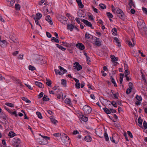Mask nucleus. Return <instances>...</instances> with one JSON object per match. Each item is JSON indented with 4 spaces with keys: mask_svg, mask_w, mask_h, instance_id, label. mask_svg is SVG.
Listing matches in <instances>:
<instances>
[{
    "mask_svg": "<svg viewBox=\"0 0 147 147\" xmlns=\"http://www.w3.org/2000/svg\"><path fill=\"white\" fill-rule=\"evenodd\" d=\"M39 142L40 144H44L45 145L48 144V142L47 140L46 141V143H43V141H39Z\"/></svg>",
    "mask_w": 147,
    "mask_h": 147,
    "instance_id": "nucleus-53",
    "label": "nucleus"
},
{
    "mask_svg": "<svg viewBox=\"0 0 147 147\" xmlns=\"http://www.w3.org/2000/svg\"><path fill=\"white\" fill-rule=\"evenodd\" d=\"M74 67H75V69H76L78 71L80 70L82 68V66L80 65L78 62H76L74 63Z\"/></svg>",
    "mask_w": 147,
    "mask_h": 147,
    "instance_id": "nucleus-10",
    "label": "nucleus"
},
{
    "mask_svg": "<svg viewBox=\"0 0 147 147\" xmlns=\"http://www.w3.org/2000/svg\"><path fill=\"white\" fill-rule=\"evenodd\" d=\"M96 134L100 138H102L103 136L102 135V130L99 129L98 131H96Z\"/></svg>",
    "mask_w": 147,
    "mask_h": 147,
    "instance_id": "nucleus-23",
    "label": "nucleus"
},
{
    "mask_svg": "<svg viewBox=\"0 0 147 147\" xmlns=\"http://www.w3.org/2000/svg\"><path fill=\"white\" fill-rule=\"evenodd\" d=\"M143 126H144V128L146 129L147 128V123L146 122L144 121L143 122Z\"/></svg>",
    "mask_w": 147,
    "mask_h": 147,
    "instance_id": "nucleus-55",
    "label": "nucleus"
},
{
    "mask_svg": "<svg viewBox=\"0 0 147 147\" xmlns=\"http://www.w3.org/2000/svg\"><path fill=\"white\" fill-rule=\"evenodd\" d=\"M45 19L51 25H52L53 24V23L51 20V18L50 16H47L46 17Z\"/></svg>",
    "mask_w": 147,
    "mask_h": 147,
    "instance_id": "nucleus-16",
    "label": "nucleus"
},
{
    "mask_svg": "<svg viewBox=\"0 0 147 147\" xmlns=\"http://www.w3.org/2000/svg\"><path fill=\"white\" fill-rule=\"evenodd\" d=\"M111 140V141L113 142V143H114L115 144H117V142H115V140L113 138V137H112V138H111V137H110V138Z\"/></svg>",
    "mask_w": 147,
    "mask_h": 147,
    "instance_id": "nucleus-60",
    "label": "nucleus"
},
{
    "mask_svg": "<svg viewBox=\"0 0 147 147\" xmlns=\"http://www.w3.org/2000/svg\"><path fill=\"white\" fill-rule=\"evenodd\" d=\"M127 134L129 136V137L132 138L133 137L132 134L131 132L130 131H127Z\"/></svg>",
    "mask_w": 147,
    "mask_h": 147,
    "instance_id": "nucleus-59",
    "label": "nucleus"
},
{
    "mask_svg": "<svg viewBox=\"0 0 147 147\" xmlns=\"http://www.w3.org/2000/svg\"><path fill=\"white\" fill-rule=\"evenodd\" d=\"M11 115H14L16 117H17L18 116V115L17 113V112L16 111H14L13 112H12L11 111V113H10Z\"/></svg>",
    "mask_w": 147,
    "mask_h": 147,
    "instance_id": "nucleus-62",
    "label": "nucleus"
},
{
    "mask_svg": "<svg viewBox=\"0 0 147 147\" xmlns=\"http://www.w3.org/2000/svg\"><path fill=\"white\" fill-rule=\"evenodd\" d=\"M81 20L87 26L91 27H92V25L91 23L88 21L84 19Z\"/></svg>",
    "mask_w": 147,
    "mask_h": 147,
    "instance_id": "nucleus-13",
    "label": "nucleus"
},
{
    "mask_svg": "<svg viewBox=\"0 0 147 147\" xmlns=\"http://www.w3.org/2000/svg\"><path fill=\"white\" fill-rule=\"evenodd\" d=\"M99 6H100V7L102 9H106V5H105L103 4H102V3L100 4L99 5Z\"/></svg>",
    "mask_w": 147,
    "mask_h": 147,
    "instance_id": "nucleus-46",
    "label": "nucleus"
},
{
    "mask_svg": "<svg viewBox=\"0 0 147 147\" xmlns=\"http://www.w3.org/2000/svg\"><path fill=\"white\" fill-rule=\"evenodd\" d=\"M65 102L66 103L70 104L71 103L70 100L68 98H66L65 100Z\"/></svg>",
    "mask_w": 147,
    "mask_h": 147,
    "instance_id": "nucleus-49",
    "label": "nucleus"
},
{
    "mask_svg": "<svg viewBox=\"0 0 147 147\" xmlns=\"http://www.w3.org/2000/svg\"><path fill=\"white\" fill-rule=\"evenodd\" d=\"M142 120L141 119V117H139L138 119V123L141 125H142Z\"/></svg>",
    "mask_w": 147,
    "mask_h": 147,
    "instance_id": "nucleus-44",
    "label": "nucleus"
},
{
    "mask_svg": "<svg viewBox=\"0 0 147 147\" xmlns=\"http://www.w3.org/2000/svg\"><path fill=\"white\" fill-rule=\"evenodd\" d=\"M9 38L14 43L18 44L19 43V41L18 38L14 37L13 36H12L11 35H9Z\"/></svg>",
    "mask_w": 147,
    "mask_h": 147,
    "instance_id": "nucleus-8",
    "label": "nucleus"
},
{
    "mask_svg": "<svg viewBox=\"0 0 147 147\" xmlns=\"http://www.w3.org/2000/svg\"><path fill=\"white\" fill-rule=\"evenodd\" d=\"M139 30L142 35H147V28H140Z\"/></svg>",
    "mask_w": 147,
    "mask_h": 147,
    "instance_id": "nucleus-11",
    "label": "nucleus"
},
{
    "mask_svg": "<svg viewBox=\"0 0 147 147\" xmlns=\"http://www.w3.org/2000/svg\"><path fill=\"white\" fill-rule=\"evenodd\" d=\"M103 110L107 114L111 113V111L106 108H103Z\"/></svg>",
    "mask_w": 147,
    "mask_h": 147,
    "instance_id": "nucleus-29",
    "label": "nucleus"
},
{
    "mask_svg": "<svg viewBox=\"0 0 147 147\" xmlns=\"http://www.w3.org/2000/svg\"><path fill=\"white\" fill-rule=\"evenodd\" d=\"M137 25L138 28H146V26H145V24L144 20H139L138 22Z\"/></svg>",
    "mask_w": 147,
    "mask_h": 147,
    "instance_id": "nucleus-7",
    "label": "nucleus"
},
{
    "mask_svg": "<svg viewBox=\"0 0 147 147\" xmlns=\"http://www.w3.org/2000/svg\"><path fill=\"white\" fill-rule=\"evenodd\" d=\"M80 83H76L75 84V86L76 88L79 89L80 88Z\"/></svg>",
    "mask_w": 147,
    "mask_h": 147,
    "instance_id": "nucleus-54",
    "label": "nucleus"
},
{
    "mask_svg": "<svg viewBox=\"0 0 147 147\" xmlns=\"http://www.w3.org/2000/svg\"><path fill=\"white\" fill-rule=\"evenodd\" d=\"M46 80L47 81L46 82V84L48 86H51V81L48 80L47 78H46Z\"/></svg>",
    "mask_w": 147,
    "mask_h": 147,
    "instance_id": "nucleus-37",
    "label": "nucleus"
},
{
    "mask_svg": "<svg viewBox=\"0 0 147 147\" xmlns=\"http://www.w3.org/2000/svg\"><path fill=\"white\" fill-rule=\"evenodd\" d=\"M12 143L13 145L16 147H20L21 144V141L19 139L16 138H13Z\"/></svg>",
    "mask_w": 147,
    "mask_h": 147,
    "instance_id": "nucleus-2",
    "label": "nucleus"
},
{
    "mask_svg": "<svg viewBox=\"0 0 147 147\" xmlns=\"http://www.w3.org/2000/svg\"><path fill=\"white\" fill-rule=\"evenodd\" d=\"M127 42L128 45L130 46L133 47H134V45L132 44V42L129 40H127Z\"/></svg>",
    "mask_w": 147,
    "mask_h": 147,
    "instance_id": "nucleus-42",
    "label": "nucleus"
},
{
    "mask_svg": "<svg viewBox=\"0 0 147 147\" xmlns=\"http://www.w3.org/2000/svg\"><path fill=\"white\" fill-rule=\"evenodd\" d=\"M51 41L52 42H53V40H54V42H57V43H59V40L58 39L55 38V37H52L51 38Z\"/></svg>",
    "mask_w": 147,
    "mask_h": 147,
    "instance_id": "nucleus-34",
    "label": "nucleus"
},
{
    "mask_svg": "<svg viewBox=\"0 0 147 147\" xmlns=\"http://www.w3.org/2000/svg\"><path fill=\"white\" fill-rule=\"evenodd\" d=\"M104 136L105 139L106 141H108L109 140V136L107 132L106 131H105Z\"/></svg>",
    "mask_w": 147,
    "mask_h": 147,
    "instance_id": "nucleus-26",
    "label": "nucleus"
},
{
    "mask_svg": "<svg viewBox=\"0 0 147 147\" xmlns=\"http://www.w3.org/2000/svg\"><path fill=\"white\" fill-rule=\"evenodd\" d=\"M84 139L87 142H90L91 141V138L89 136H87L85 137Z\"/></svg>",
    "mask_w": 147,
    "mask_h": 147,
    "instance_id": "nucleus-28",
    "label": "nucleus"
},
{
    "mask_svg": "<svg viewBox=\"0 0 147 147\" xmlns=\"http://www.w3.org/2000/svg\"><path fill=\"white\" fill-rule=\"evenodd\" d=\"M133 86V84L131 82L129 83V88H128L126 90V93L127 94H129L131 92V90Z\"/></svg>",
    "mask_w": 147,
    "mask_h": 147,
    "instance_id": "nucleus-12",
    "label": "nucleus"
},
{
    "mask_svg": "<svg viewBox=\"0 0 147 147\" xmlns=\"http://www.w3.org/2000/svg\"><path fill=\"white\" fill-rule=\"evenodd\" d=\"M66 16L69 19H71L72 18V16L69 13H67L66 14Z\"/></svg>",
    "mask_w": 147,
    "mask_h": 147,
    "instance_id": "nucleus-61",
    "label": "nucleus"
},
{
    "mask_svg": "<svg viewBox=\"0 0 147 147\" xmlns=\"http://www.w3.org/2000/svg\"><path fill=\"white\" fill-rule=\"evenodd\" d=\"M58 20L61 22H62L63 21H67V19L66 18L63 16H61L60 17L58 18Z\"/></svg>",
    "mask_w": 147,
    "mask_h": 147,
    "instance_id": "nucleus-18",
    "label": "nucleus"
},
{
    "mask_svg": "<svg viewBox=\"0 0 147 147\" xmlns=\"http://www.w3.org/2000/svg\"><path fill=\"white\" fill-rule=\"evenodd\" d=\"M142 78L143 80L144 81V84L145 85L147 84V82L145 79V76L143 74H142Z\"/></svg>",
    "mask_w": 147,
    "mask_h": 147,
    "instance_id": "nucleus-51",
    "label": "nucleus"
},
{
    "mask_svg": "<svg viewBox=\"0 0 147 147\" xmlns=\"http://www.w3.org/2000/svg\"><path fill=\"white\" fill-rule=\"evenodd\" d=\"M114 39L115 42L117 44L118 46L119 47L121 46V42L118 38L117 37H115L114 38Z\"/></svg>",
    "mask_w": 147,
    "mask_h": 147,
    "instance_id": "nucleus-24",
    "label": "nucleus"
},
{
    "mask_svg": "<svg viewBox=\"0 0 147 147\" xmlns=\"http://www.w3.org/2000/svg\"><path fill=\"white\" fill-rule=\"evenodd\" d=\"M90 34L87 32H86L85 34V38L87 39H89L90 38V37L89 36Z\"/></svg>",
    "mask_w": 147,
    "mask_h": 147,
    "instance_id": "nucleus-50",
    "label": "nucleus"
},
{
    "mask_svg": "<svg viewBox=\"0 0 147 147\" xmlns=\"http://www.w3.org/2000/svg\"><path fill=\"white\" fill-rule=\"evenodd\" d=\"M35 84L36 86H38L40 88H44L43 85L41 82L36 81L35 82Z\"/></svg>",
    "mask_w": 147,
    "mask_h": 147,
    "instance_id": "nucleus-21",
    "label": "nucleus"
},
{
    "mask_svg": "<svg viewBox=\"0 0 147 147\" xmlns=\"http://www.w3.org/2000/svg\"><path fill=\"white\" fill-rule=\"evenodd\" d=\"M76 1L79 7L81 9L83 8L84 7V5L82 4L81 0H76Z\"/></svg>",
    "mask_w": 147,
    "mask_h": 147,
    "instance_id": "nucleus-17",
    "label": "nucleus"
},
{
    "mask_svg": "<svg viewBox=\"0 0 147 147\" xmlns=\"http://www.w3.org/2000/svg\"><path fill=\"white\" fill-rule=\"evenodd\" d=\"M129 2L128 3V5L129 6L130 8H132V5H131V4H133L134 5V3L132 0L129 1Z\"/></svg>",
    "mask_w": 147,
    "mask_h": 147,
    "instance_id": "nucleus-52",
    "label": "nucleus"
},
{
    "mask_svg": "<svg viewBox=\"0 0 147 147\" xmlns=\"http://www.w3.org/2000/svg\"><path fill=\"white\" fill-rule=\"evenodd\" d=\"M61 84L62 85H63L64 86H65L66 83V80H65L63 79H62L61 80Z\"/></svg>",
    "mask_w": 147,
    "mask_h": 147,
    "instance_id": "nucleus-45",
    "label": "nucleus"
},
{
    "mask_svg": "<svg viewBox=\"0 0 147 147\" xmlns=\"http://www.w3.org/2000/svg\"><path fill=\"white\" fill-rule=\"evenodd\" d=\"M42 16V15L41 14L39 13H37L36 14L35 17L34 18V19L35 21L36 24L37 25H39V26L40 27H41V26L39 24L38 20L40 19Z\"/></svg>",
    "mask_w": 147,
    "mask_h": 147,
    "instance_id": "nucleus-4",
    "label": "nucleus"
},
{
    "mask_svg": "<svg viewBox=\"0 0 147 147\" xmlns=\"http://www.w3.org/2000/svg\"><path fill=\"white\" fill-rule=\"evenodd\" d=\"M15 7L16 10H20V5L18 4H16L15 5Z\"/></svg>",
    "mask_w": 147,
    "mask_h": 147,
    "instance_id": "nucleus-41",
    "label": "nucleus"
},
{
    "mask_svg": "<svg viewBox=\"0 0 147 147\" xmlns=\"http://www.w3.org/2000/svg\"><path fill=\"white\" fill-rule=\"evenodd\" d=\"M124 67H125V71L124 72V74L120 73V83L121 84L122 83L123 78V77L124 75H125V77L127 76H128V74H129L130 73L128 69L126 68H125V67H127V64H125L124 63Z\"/></svg>",
    "mask_w": 147,
    "mask_h": 147,
    "instance_id": "nucleus-1",
    "label": "nucleus"
},
{
    "mask_svg": "<svg viewBox=\"0 0 147 147\" xmlns=\"http://www.w3.org/2000/svg\"><path fill=\"white\" fill-rule=\"evenodd\" d=\"M61 138L64 144L67 142H68L69 139V137L66 134H62L61 135Z\"/></svg>",
    "mask_w": 147,
    "mask_h": 147,
    "instance_id": "nucleus-6",
    "label": "nucleus"
},
{
    "mask_svg": "<svg viewBox=\"0 0 147 147\" xmlns=\"http://www.w3.org/2000/svg\"><path fill=\"white\" fill-rule=\"evenodd\" d=\"M76 47L81 50H83L85 48L84 46L82 43L79 42L77 43Z\"/></svg>",
    "mask_w": 147,
    "mask_h": 147,
    "instance_id": "nucleus-9",
    "label": "nucleus"
},
{
    "mask_svg": "<svg viewBox=\"0 0 147 147\" xmlns=\"http://www.w3.org/2000/svg\"><path fill=\"white\" fill-rule=\"evenodd\" d=\"M111 57L112 60V61L113 62L117 61L118 60V58L117 57H115L114 55H111Z\"/></svg>",
    "mask_w": 147,
    "mask_h": 147,
    "instance_id": "nucleus-25",
    "label": "nucleus"
},
{
    "mask_svg": "<svg viewBox=\"0 0 147 147\" xmlns=\"http://www.w3.org/2000/svg\"><path fill=\"white\" fill-rule=\"evenodd\" d=\"M5 105L9 107H14V104L10 103H6Z\"/></svg>",
    "mask_w": 147,
    "mask_h": 147,
    "instance_id": "nucleus-47",
    "label": "nucleus"
},
{
    "mask_svg": "<svg viewBox=\"0 0 147 147\" xmlns=\"http://www.w3.org/2000/svg\"><path fill=\"white\" fill-rule=\"evenodd\" d=\"M15 135V134L13 132L11 131L9 133L8 136L10 138H12L14 137Z\"/></svg>",
    "mask_w": 147,
    "mask_h": 147,
    "instance_id": "nucleus-32",
    "label": "nucleus"
},
{
    "mask_svg": "<svg viewBox=\"0 0 147 147\" xmlns=\"http://www.w3.org/2000/svg\"><path fill=\"white\" fill-rule=\"evenodd\" d=\"M50 12V11L48 10V9L45 10L44 13L45 14H48Z\"/></svg>",
    "mask_w": 147,
    "mask_h": 147,
    "instance_id": "nucleus-63",
    "label": "nucleus"
},
{
    "mask_svg": "<svg viewBox=\"0 0 147 147\" xmlns=\"http://www.w3.org/2000/svg\"><path fill=\"white\" fill-rule=\"evenodd\" d=\"M43 94L44 93L43 92H41L40 93L39 95L38 98H40L42 97L43 95Z\"/></svg>",
    "mask_w": 147,
    "mask_h": 147,
    "instance_id": "nucleus-64",
    "label": "nucleus"
},
{
    "mask_svg": "<svg viewBox=\"0 0 147 147\" xmlns=\"http://www.w3.org/2000/svg\"><path fill=\"white\" fill-rule=\"evenodd\" d=\"M110 79L111 80L114 86L115 87L117 86V85L115 82V81L112 76H111Z\"/></svg>",
    "mask_w": 147,
    "mask_h": 147,
    "instance_id": "nucleus-30",
    "label": "nucleus"
},
{
    "mask_svg": "<svg viewBox=\"0 0 147 147\" xmlns=\"http://www.w3.org/2000/svg\"><path fill=\"white\" fill-rule=\"evenodd\" d=\"M28 69L30 70L33 71L36 69V68L33 66H32L31 65H30L28 66Z\"/></svg>",
    "mask_w": 147,
    "mask_h": 147,
    "instance_id": "nucleus-36",
    "label": "nucleus"
},
{
    "mask_svg": "<svg viewBox=\"0 0 147 147\" xmlns=\"http://www.w3.org/2000/svg\"><path fill=\"white\" fill-rule=\"evenodd\" d=\"M111 104L114 107H117L116 105V103L115 101H112L111 102Z\"/></svg>",
    "mask_w": 147,
    "mask_h": 147,
    "instance_id": "nucleus-57",
    "label": "nucleus"
},
{
    "mask_svg": "<svg viewBox=\"0 0 147 147\" xmlns=\"http://www.w3.org/2000/svg\"><path fill=\"white\" fill-rule=\"evenodd\" d=\"M13 80L16 82V83L20 84V86H22V84H21L22 82L19 79L16 78H14Z\"/></svg>",
    "mask_w": 147,
    "mask_h": 147,
    "instance_id": "nucleus-39",
    "label": "nucleus"
},
{
    "mask_svg": "<svg viewBox=\"0 0 147 147\" xmlns=\"http://www.w3.org/2000/svg\"><path fill=\"white\" fill-rule=\"evenodd\" d=\"M142 9L144 13L147 14V9L144 7H142Z\"/></svg>",
    "mask_w": 147,
    "mask_h": 147,
    "instance_id": "nucleus-58",
    "label": "nucleus"
},
{
    "mask_svg": "<svg viewBox=\"0 0 147 147\" xmlns=\"http://www.w3.org/2000/svg\"><path fill=\"white\" fill-rule=\"evenodd\" d=\"M61 42L62 44H61L62 45L65 46L66 47H68L69 46V44H68L66 42Z\"/></svg>",
    "mask_w": 147,
    "mask_h": 147,
    "instance_id": "nucleus-40",
    "label": "nucleus"
},
{
    "mask_svg": "<svg viewBox=\"0 0 147 147\" xmlns=\"http://www.w3.org/2000/svg\"><path fill=\"white\" fill-rule=\"evenodd\" d=\"M136 98L137 100L139 101H142V98L140 96H138V95H137L136 97Z\"/></svg>",
    "mask_w": 147,
    "mask_h": 147,
    "instance_id": "nucleus-43",
    "label": "nucleus"
},
{
    "mask_svg": "<svg viewBox=\"0 0 147 147\" xmlns=\"http://www.w3.org/2000/svg\"><path fill=\"white\" fill-rule=\"evenodd\" d=\"M107 16L109 18H112L113 17V16L112 14V13H110V12H107Z\"/></svg>",
    "mask_w": 147,
    "mask_h": 147,
    "instance_id": "nucleus-48",
    "label": "nucleus"
},
{
    "mask_svg": "<svg viewBox=\"0 0 147 147\" xmlns=\"http://www.w3.org/2000/svg\"><path fill=\"white\" fill-rule=\"evenodd\" d=\"M59 68L60 71L63 70V72H61V71L59 72V74L60 75H62L65 73H66L67 72V70L66 69H64L63 67L61 66H59Z\"/></svg>",
    "mask_w": 147,
    "mask_h": 147,
    "instance_id": "nucleus-15",
    "label": "nucleus"
},
{
    "mask_svg": "<svg viewBox=\"0 0 147 147\" xmlns=\"http://www.w3.org/2000/svg\"><path fill=\"white\" fill-rule=\"evenodd\" d=\"M7 44V42L6 40H1V38H0V46L2 47H6V45Z\"/></svg>",
    "mask_w": 147,
    "mask_h": 147,
    "instance_id": "nucleus-14",
    "label": "nucleus"
},
{
    "mask_svg": "<svg viewBox=\"0 0 147 147\" xmlns=\"http://www.w3.org/2000/svg\"><path fill=\"white\" fill-rule=\"evenodd\" d=\"M95 44L98 46H100L101 45V42L99 40V39L98 38H97L95 42Z\"/></svg>",
    "mask_w": 147,
    "mask_h": 147,
    "instance_id": "nucleus-19",
    "label": "nucleus"
},
{
    "mask_svg": "<svg viewBox=\"0 0 147 147\" xmlns=\"http://www.w3.org/2000/svg\"><path fill=\"white\" fill-rule=\"evenodd\" d=\"M50 118L51 122L54 124H56L57 122V121L55 119L53 116H51Z\"/></svg>",
    "mask_w": 147,
    "mask_h": 147,
    "instance_id": "nucleus-22",
    "label": "nucleus"
},
{
    "mask_svg": "<svg viewBox=\"0 0 147 147\" xmlns=\"http://www.w3.org/2000/svg\"><path fill=\"white\" fill-rule=\"evenodd\" d=\"M112 32L113 35H116L117 34L116 28H113V29L112 30Z\"/></svg>",
    "mask_w": 147,
    "mask_h": 147,
    "instance_id": "nucleus-33",
    "label": "nucleus"
},
{
    "mask_svg": "<svg viewBox=\"0 0 147 147\" xmlns=\"http://www.w3.org/2000/svg\"><path fill=\"white\" fill-rule=\"evenodd\" d=\"M46 35L49 38H50L51 37V34L48 32H46Z\"/></svg>",
    "mask_w": 147,
    "mask_h": 147,
    "instance_id": "nucleus-56",
    "label": "nucleus"
},
{
    "mask_svg": "<svg viewBox=\"0 0 147 147\" xmlns=\"http://www.w3.org/2000/svg\"><path fill=\"white\" fill-rule=\"evenodd\" d=\"M36 114L38 116V117L40 119H42V116L41 114V113L40 112L37 111L36 112Z\"/></svg>",
    "mask_w": 147,
    "mask_h": 147,
    "instance_id": "nucleus-38",
    "label": "nucleus"
},
{
    "mask_svg": "<svg viewBox=\"0 0 147 147\" xmlns=\"http://www.w3.org/2000/svg\"><path fill=\"white\" fill-rule=\"evenodd\" d=\"M7 1L9 2V6H12L15 3L14 0H7Z\"/></svg>",
    "mask_w": 147,
    "mask_h": 147,
    "instance_id": "nucleus-31",
    "label": "nucleus"
},
{
    "mask_svg": "<svg viewBox=\"0 0 147 147\" xmlns=\"http://www.w3.org/2000/svg\"><path fill=\"white\" fill-rule=\"evenodd\" d=\"M80 118L81 120L84 121H88V118L87 117L85 116L84 115H80Z\"/></svg>",
    "mask_w": 147,
    "mask_h": 147,
    "instance_id": "nucleus-20",
    "label": "nucleus"
},
{
    "mask_svg": "<svg viewBox=\"0 0 147 147\" xmlns=\"http://www.w3.org/2000/svg\"><path fill=\"white\" fill-rule=\"evenodd\" d=\"M55 45L59 49H61L62 51H65V50L66 49L63 47L62 46L60 45L57 44H56Z\"/></svg>",
    "mask_w": 147,
    "mask_h": 147,
    "instance_id": "nucleus-27",
    "label": "nucleus"
},
{
    "mask_svg": "<svg viewBox=\"0 0 147 147\" xmlns=\"http://www.w3.org/2000/svg\"><path fill=\"white\" fill-rule=\"evenodd\" d=\"M85 115H88L91 113L92 111L91 108L87 105L84 106L83 108Z\"/></svg>",
    "mask_w": 147,
    "mask_h": 147,
    "instance_id": "nucleus-5",
    "label": "nucleus"
},
{
    "mask_svg": "<svg viewBox=\"0 0 147 147\" xmlns=\"http://www.w3.org/2000/svg\"><path fill=\"white\" fill-rule=\"evenodd\" d=\"M43 100L44 101H46L47 100L48 101L49 100V98H48V96L46 95H44V96L42 98Z\"/></svg>",
    "mask_w": 147,
    "mask_h": 147,
    "instance_id": "nucleus-35",
    "label": "nucleus"
},
{
    "mask_svg": "<svg viewBox=\"0 0 147 147\" xmlns=\"http://www.w3.org/2000/svg\"><path fill=\"white\" fill-rule=\"evenodd\" d=\"M116 11L117 16L121 19H123L124 18V14L122 11L119 8H116Z\"/></svg>",
    "mask_w": 147,
    "mask_h": 147,
    "instance_id": "nucleus-3",
    "label": "nucleus"
}]
</instances>
